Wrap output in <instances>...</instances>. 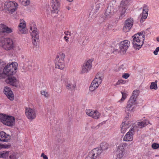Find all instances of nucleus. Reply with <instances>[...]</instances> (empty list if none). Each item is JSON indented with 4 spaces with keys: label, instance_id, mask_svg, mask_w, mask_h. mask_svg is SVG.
<instances>
[{
    "label": "nucleus",
    "instance_id": "c9c22d12",
    "mask_svg": "<svg viewBox=\"0 0 159 159\" xmlns=\"http://www.w3.org/2000/svg\"><path fill=\"white\" fill-rule=\"evenodd\" d=\"M22 2V4L25 6L28 5L30 3V0H20Z\"/></svg>",
    "mask_w": 159,
    "mask_h": 159
},
{
    "label": "nucleus",
    "instance_id": "79ce46f5",
    "mask_svg": "<svg viewBox=\"0 0 159 159\" xmlns=\"http://www.w3.org/2000/svg\"><path fill=\"white\" fill-rule=\"evenodd\" d=\"M125 81L122 80H118L116 84L117 85H120V84H122L125 83Z\"/></svg>",
    "mask_w": 159,
    "mask_h": 159
},
{
    "label": "nucleus",
    "instance_id": "6e6552de",
    "mask_svg": "<svg viewBox=\"0 0 159 159\" xmlns=\"http://www.w3.org/2000/svg\"><path fill=\"white\" fill-rule=\"evenodd\" d=\"M94 61V59L91 58L86 60L83 65L81 73L84 74L88 72L91 69L92 66V62Z\"/></svg>",
    "mask_w": 159,
    "mask_h": 159
},
{
    "label": "nucleus",
    "instance_id": "a878e982",
    "mask_svg": "<svg viewBox=\"0 0 159 159\" xmlns=\"http://www.w3.org/2000/svg\"><path fill=\"white\" fill-rule=\"evenodd\" d=\"M105 2V0H98L96 2L95 9L96 12H97L99 10L101 6L104 4Z\"/></svg>",
    "mask_w": 159,
    "mask_h": 159
},
{
    "label": "nucleus",
    "instance_id": "412c9836",
    "mask_svg": "<svg viewBox=\"0 0 159 159\" xmlns=\"http://www.w3.org/2000/svg\"><path fill=\"white\" fill-rule=\"evenodd\" d=\"M11 138L10 135L3 131L0 132V141L7 142Z\"/></svg>",
    "mask_w": 159,
    "mask_h": 159
},
{
    "label": "nucleus",
    "instance_id": "8fccbe9b",
    "mask_svg": "<svg viewBox=\"0 0 159 159\" xmlns=\"http://www.w3.org/2000/svg\"><path fill=\"white\" fill-rule=\"evenodd\" d=\"M66 8L68 10H69L70 9V7L67 6L66 7Z\"/></svg>",
    "mask_w": 159,
    "mask_h": 159
},
{
    "label": "nucleus",
    "instance_id": "f257e3e1",
    "mask_svg": "<svg viewBox=\"0 0 159 159\" xmlns=\"http://www.w3.org/2000/svg\"><path fill=\"white\" fill-rule=\"evenodd\" d=\"M16 62H12L9 65H7L3 70V73L8 77L5 80L6 83L13 86L16 87L18 81L15 77L11 76L15 74L17 69Z\"/></svg>",
    "mask_w": 159,
    "mask_h": 159
},
{
    "label": "nucleus",
    "instance_id": "f3484780",
    "mask_svg": "<svg viewBox=\"0 0 159 159\" xmlns=\"http://www.w3.org/2000/svg\"><path fill=\"white\" fill-rule=\"evenodd\" d=\"M127 145L126 143H121L118 147V153L117 155L116 159H120L124 155V153L125 151V149L124 147Z\"/></svg>",
    "mask_w": 159,
    "mask_h": 159
},
{
    "label": "nucleus",
    "instance_id": "aec40b11",
    "mask_svg": "<svg viewBox=\"0 0 159 159\" xmlns=\"http://www.w3.org/2000/svg\"><path fill=\"white\" fill-rule=\"evenodd\" d=\"M148 6L146 5H144L143 7L142 17L140 20V21L141 23L143 22L147 18L148 14Z\"/></svg>",
    "mask_w": 159,
    "mask_h": 159
},
{
    "label": "nucleus",
    "instance_id": "473e14b6",
    "mask_svg": "<svg viewBox=\"0 0 159 159\" xmlns=\"http://www.w3.org/2000/svg\"><path fill=\"white\" fill-rule=\"evenodd\" d=\"M9 152L3 151L0 152V158H6L9 155Z\"/></svg>",
    "mask_w": 159,
    "mask_h": 159
},
{
    "label": "nucleus",
    "instance_id": "de8ad7c7",
    "mask_svg": "<svg viewBox=\"0 0 159 159\" xmlns=\"http://www.w3.org/2000/svg\"><path fill=\"white\" fill-rule=\"evenodd\" d=\"M64 39L65 40L67 43H68L69 42V38L66 36H65L64 37Z\"/></svg>",
    "mask_w": 159,
    "mask_h": 159
},
{
    "label": "nucleus",
    "instance_id": "09e8293b",
    "mask_svg": "<svg viewBox=\"0 0 159 159\" xmlns=\"http://www.w3.org/2000/svg\"><path fill=\"white\" fill-rule=\"evenodd\" d=\"M65 77V75H63L61 76V80H63L64 81H65V79H64V77Z\"/></svg>",
    "mask_w": 159,
    "mask_h": 159
},
{
    "label": "nucleus",
    "instance_id": "39448f33",
    "mask_svg": "<svg viewBox=\"0 0 159 159\" xmlns=\"http://www.w3.org/2000/svg\"><path fill=\"white\" fill-rule=\"evenodd\" d=\"M30 33L32 38V42L33 45L36 46L37 43L39 41V32L35 25L32 23L30 26Z\"/></svg>",
    "mask_w": 159,
    "mask_h": 159
},
{
    "label": "nucleus",
    "instance_id": "393cba45",
    "mask_svg": "<svg viewBox=\"0 0 159 159\" xmlns=\"http://www.w3.org/2000/svg\"><path fill=\"white\" fill-rule=\"evenodd\" d=\"M102 75L98 73L96 75V76L93 81L96 82L99 85L100 84L102 81Z\"/></svg>",
    "mask_w": 159,
    "mask_h": 159
},
{
    "label": "nucleus",
    "instance_id": "3c124183",
    "mask_svg": "<svg viewBox=\"0 0 159 159\" xmlns=\"http://www.w3.org/2000/svg\"><path fill=\"white\" fill-rule=\"evenodd\" d=\"M67 1L70 2H72L74 0H66Z\"/></svg>",
    "mask_w": 159,
    "mask_h": 159
},
{
    "label": "nucleus",
    "instance_id": "6e6d98bb",
    "mask_svg": "<svg viewBox=\"0 0 159 159\" xmlns=\"http://www.w3.org/2000/svg\"><path fill=\"white\" fill-rule=\"evenodd\" d=\"M107 30H108V29H107Z\"/></svg>",
    "mask_w": 159,
    "mask_h": 159
},
{
    "label": "nucleus",
    "instance_id": "7c9ffc66",
    "mask_svg": "<svg viewBox=\"0 0 159 159\" xmlns=\"http://www.w3.org/2000/svg\"><path fill=\"white\" fill-rule=\"evenodd\" d=\"M121 93L122 95V98L121 99L118 101V102H122L127 98V92L125 91H121Z\"/></svg>",
    "mask_w": 159,
    "mask_h": 159
},
{
    "label": "nucleus",
    "instance_id": "a211bd4d",
    "mask_svg": "<svg viewBox=\"0 0 159 159\" xmlns=\"http://www.w3.org/2000/svg\"><path fill=\"white\" fill-rule=\"evenodd\" d=\"M26 23L23 19H20V23L18 26L20 34H25L26 33Z\"/></svg>",
    "mask_w": 159,
    "mask_h": 159
},
{
    "label": "nucleus",
    "instance_id": "b1692460",
    "mask_svg": "<svg viewBox=\"0 0 159 159\" xmlns=\"http://www.w3.org/2000/svg\"><path fill=\"white\" fill-rule=\"evenodd\" d=\"M5 122L4 125L8 126H11L15 124V118L12 116H8L7 119Z\"/></svg>",
    "mask_w": 159,
    "mask_h": 159
},
{
    "label": "nucleus",
    "instance_id": "2f4dec72",
    "mask_svg": "<svg viewBox=\"0 0 159 159\" xmlns=\"http://www.w3.org/2000/svg\"><path fill=\"white\" fill-rule=\"evenodd\" d=\"M108 144L105 142H103L101 143L100 144V147L98 148H100V149H101L102 152L108 148Z\"/></svg>",
    "mask_w": 159,
    "mask_h": 159
},
{
    "label": "nucleus",
    "instance_id": "c03bdc74",
    "mask_svg": "<svg viewBox=\"0 0 159 159\" xmlns=\"http://www.w3.org/2000/svg\"><path fill=\"white\" fill-rule=\"evenodd\" d=\"M158 52H159V47H157L156 48L155 50L153 52V53L155 55H157Z\"/></svg>",
    "mask_w": 159,
    "mask_h": 159
},
{
    "label": "nucleus",
    "instance_id": "f704fd0d",
    "mask_svg": "<svg viewBox=\"0 0 159 159\" xmlns=\"http://www.w3.org/2000/svg\"><path fill=\"white\" fill-rule=\"evenodd\" d=\"M4 31V33L10 34L12 32V30L10 28L8 27L6 25Z\"/></svg>",
    "mask_w": 159,
    "mask_h": 159
},
{
    "label": "nucleus",
    "instance_id": "5fc2aeb1",
    "mask_svg": "<svg viewBox=\"0 0 159 159\" xmlns=\"http://www.w3.org/2000/svg\"><path fill=\"white\" fill-rule=\"evenodd\" d=\"M101 124H99L98 125V126H99V125H101Z\"/></svg>",
    "mask_w": 159,
    "mask_h": 159
},
{
    "label": "nucleus",
    "instance_id": "864d4df0",
    "mask_svg": "<svg viewBox=\"0 0 159 159\" xmlns=\"http://www.w3.org/2000/svg\"><path fill=\"white\" fill-rule=\"evenodd\" d=\"M110 26V25H109V24H108L107 25V27H109Z\"/></svg>",
    "mask_w": 159,
    "mask_h": 159
},
{
    "label": "nucleus",
    "instance_id": "bb28decb",
    "mask_svg": "<svg viewBox=\"0 0 159 159\" xmlns=\"http://www.w3.org/2000/svg\"><path fill=\"white\" fill-rule=\"evenodd\" d=\"M99 85L98 84L93 81L89 87V90L91 91H93L98 87Z\"/></svg>",
    "mask_w": 159,
    "mask_h": 159
},
{
    "label": "nucleus",
    "instance_id": "a18cd8bd",
    "mask_svg": "<svg viewBox=\"0 0 159 159\" xmlns=\"http://www.w3.org/2000/svg\"><path fill=\"white\" fill-rule=\"evenodd\" d=\"M41 156L43 157V159H48V157L47 155L44 154L43 153H42L41 155Z\"/></svg>",
    "mask_w": 159,
    "mask_h": 159
},
{
    "label": "nucleus",
    "instance_id": "ea45409f",
    "mask_svg": "<svg viewBox=\"0 0 159 159\" xmlns=\"http://www.w3.org/2000/svg\"><path fill=\"white\" fill-rule=\"evenodd\" d=\"M152 147L154 149H157L159 148V144L157 143H153L152 145Z\"/></svg>",
    "mask_w": 159,
    "mask_h": 159
},
{
    "label": "nucleus",
    "instance_id": "a19ab883",
    "mask_svg": "<svg viewBox=\"0 0 159 159\" xmlns=\"http://www.w3.org/2000/svg\"><path fill=\"white\" fill-rule=\"evenodd\" d=\"M10 147V146L8 145H4L0 143V149L2 148H8Z\"/></svg>",
    "mask_w": 159,
    "mask_h": 159
},
{
    "label": "nucleus",
    "instance_id": "603ef678",
    "mask_svg": "<svg viewBox=\"0 0 159 159\" xmlns=\"http://www.w3.org/2000/svg\"><path fill=\"white\" fill-rule=\"evenodd\" d=\"M157 41L159 42V37H157Z\"/></svg>",
    "mask_w": 159,
    "mask_h": 159
},
{
    "label": "nucleus",
    "instance_id": "4468645a",
    "mask_svg": "<svg viewBox=\"0 0 159 159\" xmlns=\"http://www.w3.org/2000/svg\"><path fill=\"white\" fill-rule=\"evenodd\" d=\"M51 5L53 10L52 11V12L53 13H57L61 6V0H52Z\"/></svg>",
    "mask_w": 159,
    "mask_h": 159
},
{
    "label": "nucleus",
    "instance_id": "72a5a7b5",
    "mask_svg": "<svg viewBox=\"0 0 159 159\" xmlns=\"http://www.w3.org/2000/svg\"><path fill=\"white\" fill-rule=\"evenodd\" d=\"M111 7H107L105 12V15L106 16H108L112 14L113 12L111 11Z\"/></svg>",
    "mask_w": 159,
    "mask_h": 159
},
{
    "label": "nucleus",
    "instance_id": "4c0bfd02",
    "mask_svg": "<svg viewBox=\"0 0 159 159\" xmlns=\"http://www.w3.org/2000/svg\"><path fill=\"white\" fill-rule=\"evenodd\" d=\"M41 93L42 95L44 96L45 98H48L49 96L48 93L44 90L41 91Z\"/></svg>",
    "mask_w": 159,
    "mask_h": 159
},
{
    "label": "nucleus",
    "instance_id": "0eeeda50",
    "mask_svg": "<svg viewBox=\"0 0 159 159\" xmlns=\"http://www.w3.org/2000/svg\"><path fill=\"white\" fill-rule=\"evenodd\" d=\"M131 0H122L120 5L119 10L120 12L119 18L122 19L125 16V13L130 4Z\"/></svg>",
    "mask_w": 159,
    "mask_h": 159
},
{
    "label": "nucleus",
    "instance_id": "dca6fc26",
    "mask_svg": "<svg viewBox=\"0 0 159 159\" xmlns=\"http://www.w3.org/2000/svg\"><path fill=\"white\" fill-rule=\"evenodd\" d=\"M134 132V128H131L125 135L123 140L125 141H131L133 139V135Z\"/></svg>",
    "mask_w": 159,
    "mask_h": 159
},
{
    "label": "nucleus",
    "instance_id": "9d476101",
    "mask_svg": "<svg viewBox=\"0 0 159 159\" xmlns=\"http://www.w3.org/2000/svg\"><path fill=\"white\" fill-rule=\"evenodd\" d=\"M26 116L30 120H33L36 117V111L34 109L30 107H25Z\"/></svg>",
    "mask_w": 159,
    "mask_h": 159
},
{
    "label": "nucleus",
    "instance_id": "c756f323",
    "mask_svg": "<svg viewBox=\"0 0 159 159\" xmlns=\"http://www.w3.org/2000/svg\"><path fill=\"white\" fill-rule=\"evenodd\" d=\"M8 116L3 114H0V120L5 124V121L7 119Z\"/></svg>",
    "mask_w": 159,
    "mask_h": 159
},
{
    "label": "nucleus",
    "instance_id": "49530a36",
    "mask_svg": "<svg viewBox=\"0 0 159 159\" xmlns=\"http://www.w3.org/2000/svg\"><path fill=\"white\" fill-rule=\"evenodd\" d=\"M65 33L66 35H69L70 36L71 35V33L70 32H69V31H66L65 32Z\"/></svg>",
    "mask_w": 159,
    "mask_h": 159
},
{
    "label": "nucleus",
    "instance_id": "1a4fd4ad",
    "mask_svg": "<svg viewBox=\"0 0 159 159\" xmlns=\"http://www.w3.org/2000/svg\"><path fill=\"white\" fill-rule=\"evenodd\" d=\"M102 152L100 148H95L91 151L86 157L87 159H96L99 157Z\"/></svg>",
    "mask_w": 159,
    "mask_h": 159
},
{
    "label": "nucleus",
    "instance_id": "7ed1b4c3",
    "mask_svg": "<svg viewBox=\"0 0 159 159\" xmlns=\"http://www.w3.org/2000/svg\"><path fill=\"white\" fill-rule=\"evenodd\" d=\"M144 32L143 31L135 34L132 37L133 38L132 43L133 47L136 50H139L143 44L145 39Z\"/></svg>",
    "mask_w": 159,
    "mask_h": 159
},
{
    "label": "nucleus",
    "instance_id": "37998d69",
    "mask_svg": "<svg viewBox=\"0 0 159 159\" xmlns=\"http://www.w3.org/2000/svg\"><path fill=\"white\" fill-rule=\"evenodd\" d=\"M129 76V74L128 73H124L122 75V77L125 79H127Z\"/></svg>",
    "mask_w": 159,
    "mask_h": 159
},
{
    "label": "nucleus",
    "instance_id": "423d86ee",
    "mask_svg": "<svg viewBox=\"0 0 159 159\" xmlns=\"http://www.w3.org/2000/svg\"><path fill=\"white\" fill-rule=\"evenodd\" d=\"M65 55L63 53H58L55 59V68L63 70L65 68L64 58Z\"/></svg>",
    "mask_w": 159,
    "mask_h": 159
},
{
    "label": "nucleus",
    "instance_id": "c85d7f7f",
    "mask_svg": "<svg viewBox=\"0 0 159 159\" xmlns=\"http://www.w3.org/2000/svg\"><path fill=\"white\" fill-rule=\"evenodd\" d=\"M157 80H155L154 82H152L149 87L150 89L151 90H157L158 88L157 85Z\"/></svg>",
    "mask_w": 159,
    "mask_h": 159
},
{
    "label": "nucleus",
    "instance_id": "e433bc0d",
    "mask_svg": "<svg viewBox=\"0 0 159 159\" xmlns=\"http://www.w3.org/2000/svg\"><path fill=\"white\" fill-rule=\"evenodd\" d=\"M6 25L4 24H0V32L2 33H4V31Z\"/></svg>",
    "mask_w": 159,
    "mask_h": 159
},
{
    "label": "nucleus",
    "instance_id": "f8f14e48",
    "mask_svg": "<svg viewBox=\"0 0 159 159\" xmlns=\"http://www.w3.org/2000/svg\"><path fill=\"white\" fill-rule=\"evenodd\" d=\"M134 23L133 19L132 18L127 19L125 22L124 26L123 28V31L125 32L129 31L132 28Z\"/></svg>",
    "mask_w": 159,
    "mask_h": 159
},
{
    "label": "nucleus",
    "instance_id": "4be33fe9",
    "mask_svg": "<svg viewBox=\"0 0 159 159\" xmlns=\"http://www.w3.org/2000/svg\"><path fill=\"white\" fill-rule=\"evenodd\" d=\"M130 126L131 124L129 121L123 122L120 126L121 133L122 134L125 133Z\"/></svg>",
    "mask_w": 159,
    "mask_h": 159
},
{
    "label": "nucleus",
    "instance_id": "20e7f679",
    "mask_svg": "<svg viewBox=\"0 0 159 159\" xmlns=\"http://www.w3.org/2000/svg\"><path fill=\"white\" fill-rule=\"evenodd\" d=\"M0 46L4 50H11L14 47L13 41L9 38L1 37L0 38Z\"/></svg>",
    "mask_w": 159,
    "mask_h": 159
},
{
    "label": "nucleus",
    "instance_id": "5701e85b",
    "mask_svg": "<svg viewBox=\"0 0 159 159\" xmlns=\"http://www.w3.org/2000/svg\"><path fill=\"white\" fill-rule=\"evenodd\" d=\"M66 88L70 91L75 90L76 87V83L73 81L67 82L65 84Z\"/></svg>",
    "mask_w": 159,
    "mask_h": 159
},
{
    "label": "nucleus",
    "instance_id": "2eb2a0df",
    "mask_svg": "<svg viewBox=\"0 0 159 159\" xmlns=\"http://www.w3.org/2000/svg\"><path fill=\"white\" fill-rule=\"evenodd\" d=\"M86 113L88 116L96 119H99L101 116L100 113L96 110L87 109Z\"/></svg>",
    "mask_w": 159,
    "mask_h": 159
},
{
    "label": "nucleus",
    "instance_id": "ddd939ff",
    "mask_svg": "<svg viewBox=\"0 0 159 159\" xmlns=\"http://www.w3.org/2000/svg\"><path fill=\"white\" fill-rule=\"evenodd\" d=\"M4 7L5 9L8 11L9 12H14L16 9V4L12 1L5 2Z\"/></svg>",
    "mask_w": 159,
    "mask_h": 159
},
{
    "label": "nucleus",
    "instance_id": "6ab92c4d",
    "mask_svg": "<svg viewBox=\"0 0 159 159\" xmlns=\"http://www.w3.org/2000/svg\"><path fill=\"white\" fill-rule=\"evenodd\" d=\"M4 93L9 99L11 101L13 100L14 99L13 94L9 87H6L5 88Z\"/></svg>",
    "mask_w": 159,
    "mask_h": 159
},
{
    "label": "nucleus",
    "instance_id": "cd10ccee",
    "mask_svg": "<svg viewBox=\"0 0 159 159\" xmlns=\"http://www.w3.org/2000/svg\"><path fill=\"white\" fill-rule=\"evenodd\" d=\"M149 123V121L148 120H143L140 122H139L138 125L139 127L142 128L146 126Z\"/></svg>",
    "mask_w": 159,
    "mask_h": 159
},
{
    "label": "nucleus",
    "instance_id": "f03ea898",
    "mask_svg": "<svg viewBox=\"0 0 159 159\" xmlns=\"http://www.w3.org/2000/svg\"><path fill=\"white\" fill-rule=\"evenodd\" d=\"M139 90H134L133 92L132 95L130 97L127 102V106L125 108V111L128 116L129 112L134 111V107H133V106L136 104V98L139 95Z\"/></svg>",
    "mask_w": 159,
    "mask_h": 159
},
{
    "label": "nucleus",
    "instance_id": "58836bf2",
    "mask_svg": "<svg viewBox=\"0 0 159 159\" xmlns=\"http://www.w3.org/2000/svg\"><path fill=\"white\" fill-rule=\"evenodd\" d=\"M9 157L10 159H17L18 158L17 154L15 153H13Z\"/></svg>",
    "mask_w": 159,
    "mask_h": 159
},
{
    "label": "nucleus",
    "instance_id": "9b49d317",
    "mask_svg": "<svg viewBox=\"0 0 159 159\" xmlns=\"http://www.w3.org/2000/svg\"><path fill=\"white\" fill-rule=\"evenodd\" d=\"M130 45L129 41L125 40L121 41L119 44V49L121 52L125 53Z\"/></svg>",
    "mask_w": 159,
    "mask_h": 159
}]
</instances>
